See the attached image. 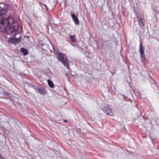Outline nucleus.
Listing matches in <instances>:
<instances>
[{"instance_id":"1","label":"nucleus","mask_w":159,"mask_h":159,"mask_svg":"<svg viewBox=\"0 0 159 159\" xmlns=\"http://www.w3.org/2000/svg\"><path fill=\"white\" fill-rule=\"evenodd\" d=\"M9 17H3L0 22V31L8 34H11L15 31L14 20Z\"/></svg>"},{"instance_id":"2","label":"nucleus","mask_w":159,"mask_h":159,"mask_svg":"<svg viewBox=\"0 0 159 159\" xmlns=\"http://www.w3.org/2000/svg\"><path fill=\"white\" fill-rule=\"evenodd\" d=\"M57 58L58 60L61 62L64 66L66 67L68 69L70 68L68 60L66 56L64 54L61 53H57Z\"/></svg>"},{"instance_id":"3","label":"nucleus","mask_w":159,"mask_h":159,"mask_svg":"<svg viewBox=\"0 0 159 159\" xmlns=\"http://www.w3.org/2000/svg\"><path fill=\"white\" fill-rule=\"evenodd\" d=\"M135 12L138 20L139 25L141 27H143L144 26L143 22L144 19L142 17L141 14L138 12L135 11Z\"/></svg>"},{"instance_id":"4","label":"nucleus","mask_w":159,"mask_h":159,"mask_svg":"<svg viewBox=\"0 0 159 159\" xmlns=\"http://www.w3.org/2000/svg\"><path fill=\"white\" fill-rule=\"evenodd\" d=\"M102 110L107 115L111 116H113V114L112 111V109L109 106L104 107L102 109Z\"/></svg>"},{"instance_id":"5","label":"nucleus","mask_w":159,"mask_h":159,"mask_svg":"<svg viewBox=\"0 0 159 159\" xmlns=\"http://www.w3.org/2000/svg\"><path fill=\"white\" fill-rule=\"evenodd\" d=\"M140 52L141 54V59L142 61L143 62V63L145 61V55L144 54V50H143V46L141 42H140Z\"/></svg>"},{"instance_id":"6","label":"nucleus","mask_w":159,"mask_h":159,"mask_svg":"<svg viewBox=\"0 0 159 159\" xmlns=\"http://www.w3.org/2000/svg\"><path fill=\"white\" fill-rule=\"evenodd\" d=\"M6 11L2 9H1L0 10V22H1V21L3 17H9L8 18H12L11 16L6 15Z\"/></svg>"},{"instance_id":"7","label":"nucleus","mask_w":159,"mask_h":159,"mask_svg":"<svg viewBox=\"0 0 159 159\" xmlns=\"http://www.w3.org/2000/svg\"><path fill=\"white\" fill-rule=\"evenodd\" d=\"M34 89L38 93L42 95H44L45 93V91L43 88L39 86L35 87L34 85L32 86Z\"/></svg>"},{"instance_id":"8","label":"nucleus","mask_w":159,"mask_h":159,"mask_svg":"<svg viewBox=\"0 0 159 159\" xmlns=\"http://www.w3.org/2000/svg\"><path fill=\"white\" fill-rule=\"evenodd\" d=\"M16 36V34L14 35L13 38H11L8 39L7 40V42L9 43H11L13 44L18 43L20 38V37L18 38H15Z\"/></svg>"},{"instance_id":"9","label":"nucleus","mask_w":159,"mask_h":159,"mask_svg":"<svg viewBox=\"0 0 159 159\" xmlns=\"http://www.w3.org/2000/svg\"><path fill=\"white\" fill-rule=\"evenodd\" d=\"M71 16L74 21L75 22V24L78 25L79 24V20L76 15L74 14L71 13Z\"/></svg>"},{"instance_id":"10","label":"nucleus","mask_w":159,"mask_h":159,"mask_svg":"<svg viewBox=\"0 0 159 159\" xmlns=\"http://www.w3.org/2000/svg\"><path fill=\"white\" fill-rule=\"evenodd\" d=\"M15 33L19 31H20L22 30V27L19 25H17L16 27L15 26Z\"/></svg>"},{"instance_id":"11","label":"nucleus","mask_w":159,"mask_h":159,"mask_svg":"<svg viewBox=\"0 0 159 159\" xmlns=\"http://www.w3.org/2000/svg\"><path fill=\"white\" fill-rule=\"evenodd\" d=\"M20 51L24 55H27L28 53V50L27 49L23 48H20Z\"/></svg>"},{"instance_id":"12","label":"nucleus","mask_w":159,"mask_h":159,"mask_svg":"<svg viewBox=\"0 0 159 159\" xmlns=\"http://www.w3.org/2000/svg\"><path fill=\"white\" fill-rule=\"evenodd\" d=\"M48 84L50 88H53L54 85L53 84L52 81L50 80H48L47 81Z\"/></svg>"},{"instance_id":"13","label":"nucleus","mask_w":159,"mask_h":159,"mask_svg":"<svg viewBox=\"0 0 159 159\" xmlns=\"http://www.w3.org/2000/svg\"><path fill=\"white\" fill-rule=\"evenodd\" d=\"M75 37V35L69 36V37L70 38L71 41L72 42H75L76 41Z\"/></svg>"},{"instance_id":"14","label":"nucleus","mask_w":159,"mask_h":159,"mask_svg":"<svg viewBox=\"0 0 159 159\" xmlns=\"http://www.w3.org/2000/svg\"><path fill=\"white\" fill-rule=\"evenodd\" d=\"M3 95H4L5 97L6 98H7L8 97H9V94L8 93L6 92L5 91H4L3 92Z\"/></svg>"},{"instance_id":"15","label":"nucleus","mask_w":159,"mask_h":159,"mask_svg":"<svg viewBox=\"0 0 159 159\" xmlns=\"http://www.w3.org/2000/svg\"><path fill=\"white\" fill-rule=\"evenodd\" d=\"M4 8L5 9H8L9 8V5L7 4H4Z\"/></svg>"},{"instance_id":"16","label":"nucleus","mask_w":159,"mask_h":159,"mask_svg":"<svg viewBox=\"0 0 159 159\" xmlns=\"http://www.w3.org/2000/svg\"><path fill=\"white\" fill-rule=\"evenodd\" d=\"M125 151L127 152L129 154H130V153H132V152L129 151L128 150L126 149L125 150Z\"/></svg>"},{"instance_id":"17","label":"nucleus","mask_w":159,"mask_h":159,"mask_svg":"<svg viewBox=\"0 0 159 159\" xmlns=\"http://www.w3.org/2000/svg\"><path fill=\"white\" fill-rule=\"evenodd\" d=\"M43 5L45 7V8H46V9H48V8L47 6L45 5L44 4Z\"/></svg>"},{"instance_id":"18","label":"nucleus","mask_w":159,"mask_h":159,"mask_svg":"<svg viewBox=\"0 0 159 159\" xmlns=\"http://www.w3.org/2000/svg\"><path fill=\"white\" fill-rule=\"evenodd\" d=\"M71 45L73 46H76V45H77L76 44H73V43H71Z\"/></svg>"},{"instance_id":"19","label":"nucleus","mask_w":159,"mask_h":159,"mask_svg":"<svg viewBox=\"0 0 159 159\" xmlns=\"http://www.w3.org/2000/svg\"><path fill=\"white\" fill-rule=\"evenodd\" d=\"M14 100L16 101L18 100V99L17 98H14Z\"/></svg>"},{"instance_id":"20","label":"nucleus","mask_w":159,"mask_h":159,"mask_svg":"<svg viewBox=\"0 0 159 159\" xmlns=\"http://www.w3.org/2000/svg\"><path fill=\"white\" fill-rule=\"evenodd\" d=\"M157 87L158 88V89H159V84H157Z\"/></svg>"},{"instance_id":"21","label":"nucleus","mask_w":159,"mask_h":159,"mask_svg":"<svg viewBox=\"0 0 159 159\" xmlns=\"http://www.w3.org/2000/svg\"><path fill=\"white\" fill-rule=\"evenodd\" d=\"M64 121H65L66 122H67V121L66 120H64Z\"/></svg>"},{"instance_id":"22","label":"nucleus","mask_w":159,"mask_h":159,"mask_svg":"<svg viewBox=\"0 0 159 159\" xmlns=\"http://www.w3.org/2000/svg\"><path fill=\"white\" fill-rule=\"evenodd\" d=\"M122 96L124 97L125 98H126L127 97L125 96L124 95H123Z\"/></svg>"},{"instance_id":"23","label":"nucleus","mask_w":159,"mask_h":159,"mask_svg":"<svg viewBox=\"0 0 159 159\" xmlns=\"http://www.w3.org/2000/svg\"><path fill=\"white\" fill-rule=\"evenodd\" d=\"M66 76H68V73H67L66 74Z\"/></svg>"},{"instance_id":"24","label":"nucleus","mask_w":159,"mask_h":159,"mask_svg":"<svg viewBox=\"0 0 159 159\" xmlns=\"http://www.w3.org/2000/svg\"><path fill=\"white\" fill-rule=\"evenodd\" d=\"M155 81V83L156 84H157V83L156 82V81Z\"/></svg>"}]
</instances>
